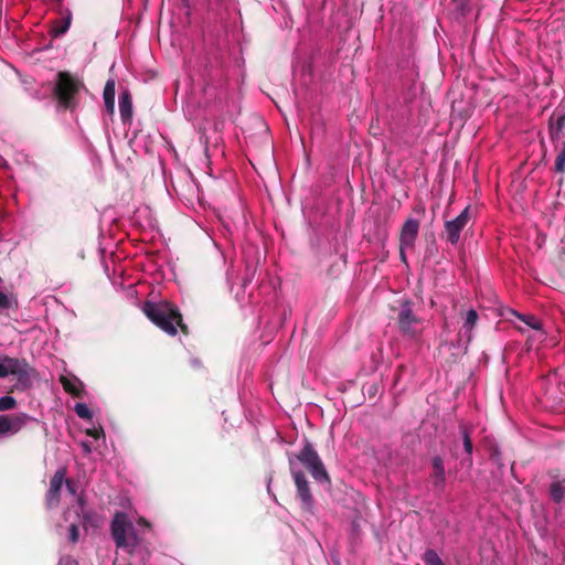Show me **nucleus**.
Wrapping results in <instances>:
<instances>
[{
	"mask_svg": "<svg viewBox=\"0 0 565 565\" xmlns=\"http://www.w3.org/2000/svg\"><path fill=\"white\" fill-rule=\"evenodd\" d=\"M78 516L81 518V523L85 530H88V527L97 529L100 525V518L93 510L84 511L79 513Z\"/></svg>",
	"mask_w": 565,
	"mask_h": 565,
	"instance_id": "obj_19",
	"label": "nucleus"
},
{
	"mask_svg": "<svg viewBox=\"0 0 565 565\" xmlns=\"http://www.w3.org/2000/svg\"><path fill=\"white\" fill-rule=\"evenodd\" d=\"M17 406V401L10 395L2 396V412L13 409Z\"/></svg>",
	"mask_w": 565,
	"mask_h": 565,
	"instance_id": "obj_29",
	"label": "nucleus"
},
{
	"mask_svg": "<svg viewBox=\"0 0 565 565\" xmlns=\"http://www.w3.org/2000/svg\"><path fill=\"white\" fill-rule=\"evenodd\" d=\"M160 192H161V195H162L163 198H167V196H168V193H167V191H166V190L161 189V190H160Z\"/></svg>",
	"mask_w": 565,
	"mask_h": 565,
	"instance_id": "obj_37",
	"label": "nucleus"
},
{
	"mask_svg": "<svg viewBox=\"0 0 565 565\" xmlns=\"http://www.w3.org/2000/svg\"><path fill=\"white\" fill-rule=\"evenodd\" d=\"M18 307V300L13 295H7L2 292V310L15 309Z\"/></svg>",
	"mask_w": 565,
	"mask_h": 565,
	"instance_id": "obj_27",
	"label": "nucleus"
},
{
	"mask_svg": "<svg viewBox=\"0 0 565 565\" xmlns=\"http://www.w3.org/2000/svg\"><path fill=\"white\" fill-rule=\"evenodd\" d=\"M469 214H458L455 220L445 222V236L446 239L452 245L457 244L460 237V232L467 225Z\"/></svg>",
	"mask_w": 565,
	"mask_h": 565,
	"instance_id": "obj_11",
	"label": "nucleus"
},
{
	"mask_svg": "<svg viewBox=\"0 0 565 565\" xmlns=\"http://www.w3.org/2000/svg\"><path fill=\"white\" fill-rule=\"evenodd\" d=\"M470 206H466L461 212L467 213L469 212Z\"/></svg>",
	"mask_w": 565,
	"mask_h": 565,
	"instance_id": "obj_38",
	"label": "nucleus"
},
{
	"mask_svg": "<svg viewBox=\"0 0 565 565\" xmlns=\"http://www.w3.org/2000/svg\"><path fill=\"white\" fill-rule=\"evenodd\" d=\"M6 164V161L2 160L1 167L3 168Z\"/></svg>",
	"mask_w": 565,
	"mask_h": 565,
	"instance_id": "obj_41",
	"label": "nucleus"
},
{
	"mask_svg": "<svg viewBox=\"0 0 565 565\" xmlns=\"http://www.w3.org/2000/svg\"><path fill=\"white\" fill-rule=\"evenodd\" d=\"M478 319H479V316H478V313H477V311L475 309H470L469 311H467L466 317H465V321H463V324H462V330L458 334L460 340L462 338L466 339V343L467 344L472 339L471 331L475 328V326L477 324Z\"/></svg>",
	"mask_w": 565,
	"mask_h": 565,
	"instance_id": "obj_14",
	"label": "nucleus"
},
{
	"mask_svg": "<svg viewBox=\"0 0 565 565\" xmlns=\"http://www.w3.org/2000/svg\"><path fill=\"white\" fill-rule=\"evenodd\" d=\"M419 231V222L414 218H407L403 224L399 243L402 248H413Z\"/></svg>",
	"mask_w": 565,
	"mask_h": 565,
	"instance_id": "obj_12",
	"label": "nucleus"
},
{
	"mask_svg": "<svg viewBox=\"0 0 565 565\" xmlns=\"http://www.w3.org/2000/svg\"><path fill=\"white\" fill-rule=\"evenodd\" d=\"M31 420L33 418L25 413L2 415V435H14Z\"/></svg>",
	"mask_w": 565,
	"mask_h": 565,
	"instance_id": "obj_10",
	"label": "nucleus"
},
{
	"mask_svg": "<svg viewBox=\"0 0 565 565\" xmlns=\"http://www.w3.org/2000/svg\"><path fill=\"white\" fill-rule=\"evenodd\" d=\"M555 171L558 173L565 172V142L562 146V149L558 151L555 159Z\"/></svg>",
	"mask_w": 565,
	"mask_h": 565,
	"instance_id": "obj_25",
	"label": "nucleus"
},
{
	"mask_svg": "<svg viewBox=\"0 0 565 565\" xmlns=\"http://www.w3.org/2000/svg\"><path fill=\"white\" fill-rule=\"evenodd\" d=\"M183 2H188L189 0H182Z\"/></svg>",
	"mask_w": 565,
	"mask_h": 565,
	"instance_id": "obj_42",
	"label": "nucleus"
},
{
	"mask_svg": "<svg viewBox=\"0 0 565 565\" xmlns=\"http://www.w3.org/2000/svg\"><path fill=\"white\" fill-rule=\"evenodd\" d=\"M512 315L518 317L527 327L535 330L539 333L540 340H543L544 332L542 331V322L540 319H537L535 316H532V315H520L516 311H512Z\"/></svg>",
	"mask_w": 565,
	"mask_h": 565,
	"instance_id": "obj_18",
	"label": "nucleus"
},
{
	"mask_svg": "<svg viewBox=\"0 0 565 565\" xmlns=\"http://www.w3.org/2000/svg\"><path fill=\"white\" fill-rule=\"evenodd\" d=\"M138 523H139L140 525H143V526L150 527V523H149L145 518H139Z\"/></svg>",
	"mask_w": 565,
	"mask_h": 565,
	"instance_id": "obj_35",
	"label": "nucleus"
},
{
	"mask_svg": "<svg viewBox=\"0 0 565 565\" xmlns=\"http://www.w3.org/2000/svg\"><path fill=\"white\" fill-rule=\"evenodd\" d=\"M68 539L70 542L75 544L78 542L79 539V530L78 525L76 523H72L68 529Z\"/></svg>",
	"mask_w": 565,
	"mask_h": 565,
	"instance_id": "obj_28",
	"label": "nucleus"
},
{
	"mask_svg": "<svg viewBox=\"0 0 565 565\" xmlns=\"http://www.w3.org/2000/svg\"><path fill=\"white\" fill-rule=\"evenodd\" d=\"M565 114L558 116L555 120L550 119V138L553 142L564 137Z\"/></svg>",
	"mask_w": 565,
	"mask_h": 565,
	"instance_id": "obj_17",
	"label": "nucleus"
},
{
	"mask_svg": "<svg viewBox=\"0 0 565 565\" xmlns=\"http://www.w3.org/2000/svg\"><path fill=\"white\" fill-rule=\"evenodd\" d=\"M60 381H61V384L63 385V388L65 392L72 394L73 396H76V397H78L81 395V390H78V387L72 380H68L65 376H61Z\"/></svg>",
	"mask_w": 565,
	"mask_h": 565,
	"instance_id": "obj_22",
	"label": "nucleus"
},
{
	"mask_svg": "<svg viewBox=\"0 0 565 565\" xmlns=\"http://www.w3.org/2000/svg\"><path fill=\"white\" fill-rule=\"evenodd\" d=\"M289 467L290 472L292 475L296 488H297V495L299 497L301 501V508L305 511H310L313 505V499L310 492L309 483L306 478V475L303 471L298 469L296 467V463L292 458H289Z\"/></svg>",
	"mask_w": 565,
	"mask_h": 565,
	"instance_id": "obj_7",
	"label": "nucleus"
},
{
	"mask_svg": "<svg viewBox=\"0 0 565 565\" xmlns=\"http://www.w3.org/2000/svg\"><path fill=\"white\" fill-rule=\"evenodd\" d=\"M64 483L66 484L67 491L72 494L76 493V484L73 480L65 479Z\"/></svg>",
	"mask_w": 565,
	"mask_h": 565,
	"instance_id": "obj_34",
	"label": "nucleus"
},
{
	"mask_svg": "<svg viewBox=\"0 0 565 565\" xmlns=\"http://www.w3.org/2000/svg\"><path fill=\"white\" fill-rule=\"evenodd\" d=\"M142 312L154 326L168 335H177V327L180 328V331L184 335L190 334V329L183 322L179 308L170 301H146L142 306Z\"/></svg>",
	"mask_w": 565,
	"mask_h": 565,
	"instance_id": "obj_1",
	"label": "nucleus"
},
{
	"mask_svg": "<svg viewBox=\"0 0 565 565\" xmlns=\"http://www.w3.org/2000/svg\"><path fill=\"white\" fill-rule=\"evenodd\" d=\"M433 472L430 473V481L435 489L444 490L446 484V470L444 459L440 456L431 458Z\"/></svg>",
	"mask_w": 565,
	"mask_h": 565,
	"instance_id": "obj_13",
	"label": "nucleus"
},
{
	"mask_svg": "<svg viewBox=\"0 0 565 565\" xmlns=\"http://www.w3.org/2000/svg\"><path fill=\"white\" fill-rule=\"evenodd\" d=\"M547 475L552 480L548 486L551 500L557 504L565 502V473H562L558 469H553Z\"/></svg>",
	"mask_w": 565,
	"mask_h": 565,
	"instance_id": "obj_9",
	"label": "nucleus"
},
{
	"mask_svg": "<svg viewBox=\"0 0 565 565\" xmlns=\"http://www.w3.org/2000/svg\"><path fill=\"white\" fill-rule=\"evenodd\" d=\"M66 472V467H61L55 471L50 480V488L45 494V507L49 510L54 509L60 504L62 487L65 481Z\"/></svg>",
	"mask_w": 565,
	"mask_h": 565,
	"instance_id": "obj_8",
	"label": "nucleus"
},
{
	"mask_svg": "<svg viewBox=\"0 0 565 565\" xmlns=\"http://www.w3.org/2000/svg\"><path fill=\"white\" fill-rule=\"evenodd\" d=\"M57 565H79V564H78L77 559H75L73 556L65 555L60 558Z\"/></svg>",
	"mask_w": 565,
	"mask_h": 565,
	"instance_id": "obj_32",
	"label": "nucleus"
},
{
	"mask_svg": "<svg viewBox=\"0 0 565 565\" xmlns=\"http://www.w3.org/2000/svg\"><path fill=\"white\" fill-rule=\"evenodd\" d=\"M217 4L222 3L223 0H214Z\"/></svg>",
	"mask_w": 565,
	"mask_h": 565,
	"instance_id": "obj_40",
	"label": "nucleus"
},
{
	"mask_svg": "<svg viewBox=\"0 0 565 565\" xmlns=\"http://www.w3.org/2000/svg\"><path fill=\"white\" fill-rule=\"evenodd\" d=\"M110 532L118 548L131 552L139 543V537L132 523L124 512H117L110 524Z\"/></svg>",
	"mask_w": 565,
	"mask_h": 565,
	"instance_id": "obj_5",
	"label": "nucleus"
},
{
	"mask_svg": "<svg viewBox=\"0 0 565 565\" xmlns=\"http://www.w3.org/2000/svg\"><path fill=\"white\" fill-rule=\"evenodd\" d=\"M489 452V459L497 465L498 467L502 468L504 466L503 459H502V452L499 448V446L495 443H490L487 447Z\"/></svg>",
	"mask_w": 565,
	"mask_h": 565,
	"instance_id": "obj_21",
	"label": "nucleus"
},
{
	"mask_svg": "<svg viewBox=\"0 0 565 565\" xmlns=\"http://www.w3.org/2000/svg\"><path fill=\"white\" fill-rule=\"evenodd\" d=\"M10 375L13 376L15 383L12 386H4L2 384V387L8 393L26 391L38 377L36 371L24 359L20 360L2 355V379Z\"/></svg>",
	"mask_w": 565,
	"mask_h": 565,
	"instance_id": "obj_2",
	"label": "nucleus"
},
{
	"mask_svg": "<svg viewBox=\"0 0 565 565\" xmlns=\"http://www.w3.org/2000/svg\"><path fill=\"white\" fill-rule=\"evenodd\" d=\"M115 86H116L115 79L109 78L106 82V85L104 87V93H103L106 110L110 115H113L115 111Z\"/></svg>",
	"mask_w": 565,
	"mask_h": 565,
	"instance_id": "obj_16",
	"label": "nucleus"
},
{
	"mask_svg": "<svg viewBox=\"0 0 565 565\" xmlns=\"http://www.w3.org/2000/svg\"><path fill=\"white\" fill-rule=\"evenodd\" d=\"M405 249L406 248H402V246L399 245V256H401L402 260H404V262L406 259V256H405V253H404Z\"/></svg>",
	"mask_w": 565,
	"mask_h": 565,
	"instance_id": "obj_36",
	"label": "nucleus"
},
{
	"mask_svg": "<svg viewBox=\"0 0 565 565\" xmlns=\"http://www.w3.org/2000/svg\"><path fill=\"white\" fill-rule=\"evenodd\" d=\"M84 88V83L75 75L61 71L56 75L53 96L63 109L73 110L77 106L76 96Z\"/></svg>",
	"mask_w": 565,
	"mask_h": 565,
	"instance_id": "obj_3",
	"label": "nucleus"
},
{
	"mask_svg": "<svg viewBox=\"0 0 565 565\" xmlns=\"http://www.w3.org/2000/svg\"><path fill=\"white\" fill-rule=\"evenodd\" d=\"M119 113L124 124H127L132 118V99L128 90L121 92L119 96Z\"/></svg>",
	"mask_w": 565,
	"mask_h": 565,
	"instance_id": "obj_15",
	"label": "nucleus"
},
{
	"mask_svg": "<svg viewBox=\"0 0 565 565\" xmlns=\"http://www.w3.org/2000/svg\"><path fill=\"white\" fill-rule=\"evenodd\" d=\"M426 565H444L441 558L434 550H427L423 556Z\"/></svg>",
	"mask_w": 565,
	"mask_h": 565,
	"instance_id": "obj_24",
	"label": "nucleus"
},
{
	"mask_svg": "<svg viewBox=\"0 0 565 565\" xmlns=\"http://www.w3.org/2000/svg\"><path fill=\"white\" fill-rule=\"evenodd\" d=\"M85 504H86V502H85V498H84V495H78V498H77V504H76V507H73V509H74V511H75V513H76L77 515H79V513H82V512H84V511H87V510L85 509Z\"/></svg>",
	"mask_w": 565,
	"mask_h": 565,
	"instance_id": "obj_30",
	"label": "nucleus"
},
{
	"mask_svg": "<svg viewBox=\"0 0 565 565\" xmlns=\"http://www.w3.org/2000/svg\"><path fill=\"white\" fill-rule=\"evenodd\" d=\"M86 434L95 439H99L104 436V429L102 427L98 428H89L86 429Z\"/></svg>",
	"mask_w": 565,
	"mask_h": 565,
	"instance_id": "obj_31",
	"label": "nucleus"
},
{
	"mask_svg": "<svg viewBox=\"0 0 565 565\" xmlns=\"http://www.w3.org/2000/svg\"><path fill=\"white\" fill-rule=\"evenodd\" d=\"M71 21H72V14L68 13L67 17L62 22H60V25L52 30L53 36L57 38V36L63 35L64 33H66L67 30L70 29Z\"/></svg>",
	"mask_w": 565,
	"mask_h": 565,
	"instance_id": "obj_23",
	"label": "nucleus"
},
{
	"mask_svg": "<svg viewBox=\"0 0 565 565\" xmlns=\"http://www.w3.org/2000/svg\"><path fill=\"white\" fill-rule=\"evenodd\" d=\"M76 415L84 419H90L93 417L92 411L84 403H77L74 408Z\"/></svg>",
	"mask_w": 565,
	"mask_h": 565,
	"instance_id": "obj_26",
	"label": "nucleus"
},
{
	"mask_svg": "<svg viewBox=\"0 0 565 565\" xmlns=\"http://www.w3.org/2000/svg\"><path fill=\"white\" fill-rule=\"evenodd\" d=\"M289 458H292L296 465L299 463L306 468L316 481L321 483L330 482L329 475L319 454L308 439L305 440L302 448Z\"/></svg>",
	"mask_w": 565,
	"mask_h": 565,
	"instance_id": "obj_4",
	"label": "nucleus"
},
{
	"mask_svg": "<svg viewBox=\"0 0 565 565\" xmlns=\"http://www.w3.org/2000/svg\"><path fill=\"white\" fill-rule=\"evenodd\" d=\"M217 217L220 218V221H221L222 223H225L224 218H223V217H221V215H220V214H217Z\"/></svg>",
	"mask_w": 565,
	"mask_h": 565,
	"instance_id": "obj_39",
	"label": "nucleus"
},
{
	"mask_svg": "<svg viewBox=\"0 0 565 565\" xmlns=\"http://www.w3.org/2000/svg\"><path fill=\"white\" fill-rule=\"evenodd\" d=\"M460 433L462 436L465 451L468 454V458L466 459V461H467L468 466L471 467L472 466L471 455L473 451V445H472V441L470 438V433L465 426L460 427Z\"/></svg>",
	"mask_w": 565,
	"mask_h": 565,
	"instance_id": "obj_20",
	"label": "nucleus"
},
{
	"mask_svg": "<svg viewBox=\"0 0 565 565\" xmlns=\"http://www.w3.org/2000/svg\"><path fill=\"white\" fill-rule=\"evenodd\" d=\"M81 447L85 455H89L93 451L92 444L87 440L81 441Z\"/></svg>",
	"mask_w": 565,
	"mask_h": 565,
	"instance_id": "obj_33",
	"label": "nucleus"
},
{
	"mask_svg": "<svg viewBox=\"0 0 565 565\" xmlns=\"http://www.w3.org/2000/svg\"><path fill=\"white\" fill-rule=\"evenodd\" d=\"M396 322L404 337L416 338L420 332V319L414 313L409 300L401 302Z\"/></svg>",
	"mask_w": 565,
	"mask_h": 565,
	"instance_id": "obj_6",
	"label": "nucleus"
}]
</instances>
